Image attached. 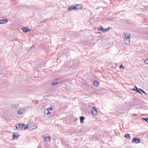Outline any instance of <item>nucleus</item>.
Listing matches in <instances>:
<instances>
[{
  "mask_svg": "<svg viewBox=\"0 0 148 148\" xmlns=\"http://www.w3.org/2000/svg\"><path fill=\"white\" fill-rule=\"evenodd\" d=\"M82 8V7L80 4H76L75 5H73L69 6L68 9L69 11H71L73 10H77Z\"/></svg>",
  "mask_w": 148,
  "mask_h": 148,
  "instance_id": "f257e3e1",
  "label": "nucleus"
},
{
  "mask_svg": "<svg viewBox=\"0 0 148 148\" xmlns=\"http://www.w3.org/2000/svg\"><path fill=\"white\" fill-rule=\"evenodd\" d=\"M124 36L123 37L125 43L126 44H129L130 41V34H125V33H124Z\"/></svg>",
  "mask_w": 148,
  "mask_h": 148,
  "instance_id": "f03ea898",
  "label": "nucleus"
},
{
  "mask_svg": "<svg viewBox=\"0 0 148 148\" xmlns=\"http://www.w3.org/2000/svg\"><path fill=\"white\" fill-rule=\"evenodd\" d=\"M27 126V129H29L30 130H34L37 127V126L32 123L29 124Z\"/></svg>",
  "mask_w": 148,
  "mask_h": 148,
  "instance_id": "7ed1b4c3",
  "label": "nucleus"
},
{
  "mask_svg": "<svg viewBox=\"0 0 148 148\" xmlns=\"http://www.w3.org/2000/svg\"><path fill=\"white\" fill-rule=\"evenodd\" d=\"M140 139L138 137H134L132 139V142L135 143H138L140 142Z\"/></svg>",
  "mask_w": 148,
  "mask_h": 148,
  "instance_id": "20e7f679",
  "label": "nucleus"
},
{
  "mask_svg": "<svg viewBox=\"0 0 148 148\" xmlns=\"http://www.w3.org/2000/svg\"><path fill=\"white\" fill-rule=\"evenodd\" d=\"M72 63H73V66H71V67H72L73 69H75V66H77L78 64V61L77 60H72Z\"/></svg>",
  "mask_w": 148,
  "mask_h": 148,
  "instance_id": "39448f33",
  "label": "nucleus"
},
{
  "mask_svg": "<svg viewBox=\"0 0 148 148\" xmlns=\"http://www.w3.org/2000/svg\"><path fill=\"white\" fill-rule=\"evenodd\" d=\"M52 107H50L49 108H47L45 109L44 111V113L45 114H51V112H49V110H52Z\"/></svg>",
  "mask_w": 148,
  "mask_h": 148,
  "instance_id": "423d86ee",
  "label": "nucleus"
},
{
  "mask_svg": "<svg viewBox=\"0 0 148 148\" xmlns=\"http://www.w3.org/2000/svg\"><path fill=\"white\" fill-rule=\"evenodd\" d=\"M19 126L20 127H20V130H26L27 128V126L25 124H23V123H21V124H19Z\"/></svg>",
  "mask_w": 148,
  "mask_h": 148,
  "instance_id": "0eeeda50",
  "label": "nucleus"
},
{
  "mask_svg": "<svg viewBox=\"0 0 148 148\" xmlns=\"http://www.w3.org/2000/svg\"><path fill=\"white\" fill-rule=\"evenodd\" d=\"M91 113L93 115H97V111L95 107H92Z\"/></svg>",
  "mask_w": 148,
  "mask_h": 148,
  "instance_id": "6e6552de",
  "label": "nucleus"
},
{
  "mask_svg": "<svg viewBox=\"0 0 148 148\" xmlns=\"http://www.w3.org/2000/svg\"><path fill=\"white\" fill-rule=\"evenodd\" d=\"M42 137L45 142L50 141L51 138V136H45V135H42Z\"/></svg>",
  "mask_w": 148,
  "mask_h": 148,
  "instance_id": "1a4fd4ad",
  "label": "nucleus"
},
{
  "mask_svg": "<svg viewBox=\"0 0 148 148\" xmlns=\"http://www.w3.org/2000/svg\"><path fill=\"white\" fill-rule=\"evenodd\" d=\"M22 30L23 32L26 33L28 31H30V29L27 27H23Z\"/></svg>",
  "mask_w": 148,
  "mask_h": 148,
  "instance_id": "9d476101",
  "label": "nucleus"
},
{
  "mask_svg": "<svg viewBox=\"0 0 148 148\" xmlns=\"http://www.w3.org/2000/svg\"><path fill=\"white\" fill-rule=\"evenodd\" d=\"M19 135H17V133H14L12 135V139L14 140H16L18 139Z\"/></svg>",
  "mask_w": 148,
  "mask_h": 148,
  "instance_id": "9b49d317",
  "label": "nucleus"
},
{
  "mask_svg": "<svg viewBox=\"0 0 148 148\" xmlns=\"http://www.w3.org/2000/svg\"><path fill=\"white\" fill-rule=\"evenodd\" d=\"M8 22L7 19L6 18L4 19H0V24H2L3 23H6Z\"/></svg>",
  "mask_w": 148,
  "mask_h": 148,
  "instance_id": "f8f14e48",
  "label": "nucleus"
},
{
  "mask_svg": "<svg viewBox=\"0 0 148 148\" xmlns=\"http://www.w3.org/2000/svg\"><path fill=\"white\" fill-rule=\"evenodd\" d=\"M135 88H133L132 89V90L134 91H136V92H138L141 95L142 94V93L139 90L138 88L136 87V86H135Z\"/></svg>",
  "mask_w": 148,
  "mask_h": 148,
  "instance_id": "ddd939ff",
  "label": "nucleus"
},
{
  "mask_svg": "<svg viewBox=\"0 0 148 148\" xmlns=\"http://www.w3.org/2000/svg\"><path fill=\"white\" fill-rule=\"evenodd\" d=\"M25 109L24 108H21L18 111V114H21L24 111Z\"/></svg>",
  "mask_w": 148,
  "mask_h": 148,
  "instance_id": "4468645a",
  "label": "nucleus"
},
{
  "mask_svg": "<svg viewBox=\"0 0 148 148\" xmlns=\"http://www.w3.org/2000/svg\"><path fill=\"white\" fill-rule=\"evenodd\" d=\"M93 83L94 86H99V82L96 80L93 81Z\"/></svg>",
  "mask_w": 148,
  "mask_h": 148,
  "instance_id": "2eb2a0df",
  "label": "nucleus"
},
{
  "mask_svg": "<svg viewBox=\"0 0 148 148\" xmlns=\"http://www.w3.org/2000/svg\"><path fill=\"white\" fill-rule=\"evenodd\" d=\"M79 118L81 124L83 123H84V121L85 118L83 116H80Z\"/></svg>",
  "mask_w": 148,
  "mask_h": 148,
  "instance_id": "dca6fc26",
  "label": "nucleus"
},
{
  "mask_svg": "<svg viewBox=\"0 0 148 148\" xmlns=\"http://www.w3.org/2000/svg\"><path fill=\"white\" fill-rule=\"evenodd\" d=\"M124 137L127 139H129L130 138V135L128 133H126Z\"/></svg>",
  "mask_w": 148,
  "mask_h": 148,
  "instance_id": "f3484780",
  "label": "nucleus"
},
{
  "mask_svg": "<svg viewBox=\"0 0 148 148\" xmlns=\"http://www.w3.org/2000/svg\"><path fill=\"white\" fill-rule=\"evenodd\" d=\"M103 27L102 26H101L99 28L98 30L103 32Z\"/></svg>",
  "mask_w": 148,
  "mask_h": 148,
  "instance_id": "a211bd4d",
  "label": "nucleus"
},
{
  "mask_svg": "<svg viewBox=\"0 0 148 148\" xmlns=\"http://www.w3.org/2000/svg\"><path fill=\"white\" fill-rule=\"evenodd\" d=\"M58 83V82H53L51 83V84L52 85L54 86L56 85Z\"/></svg>",
  "mask_w": 148,
  "mask_h": 148,
  "instance_id": "6ab92c4d",
  "label": "nucleus"
},
{
  "mask_svg": "<svg viewBox=\"0 0 148 148\" xmlns=\"http://www.w3.org/2000/svg\"><path fill=\"white\" fill-rule=\"evenodd\" d=\"M18 104H14L12 105V106L15 108H17L18 107Z\"/></svg>",
  "mask_w": 148,
  "mask_h": 148,
  "instance_id": "aec40b11",
  "label": "nucleus"
},
{
  "mask_svg": "<svg viewBox=\"0 0 148 148\" xmlns=\"http://www.w3.org/2000/svg\"><path fill=\"white\" fill-rule=\"evenodd\" d=\"M19 124H16V126H15V127H16V129H18V128H20V127H19L20 126H19Z\"/></svg>",
  "mask_w": 148,
  "mask_h": 148,
  "instance_id": "412c9836",
  "label": "nucleus"
},
{
  "mask_svg": "<svg viewBox=\"0 0 148 148\" xmlns=\"http://www.w3.org/2000/svg\"><path fill=\"white\" fill-rule=\"evenodd\" d=\"M119 68L120 69H123L124 68L123 65L122 64H121L119 66Z\"/></svg>",
  "mask_w": 148,
  "mask_h": 148,
  "instance_id": "4be33fe9",
  "label": "nucleus"
},
{
  "mask_svg": "<svg viewBox=\"0 0 148 148\" xmlns=\"http://www.w3.org/2000/svg\"><path fill=\"white\" fill-rule=\"evenodd\" d=\"M144 62L145 64H148V59H147L146 60H145V61Z\"/></svg>",
  "mask_w": 148,
  "mask_h": 148,
  "instance_id": "5701e85b",
  "label": "nucleus"
},
{
  "mask_svg": "<svg viewBox=\"0 0 148 148\" xmlns=\"http://www.w3.org/2000/svg\"><path fill=\"white\" fill-rule=\"evenodd\" d=\"M108 31V30H107V28H105V29H104L103 30V32H105Z\"/></svg>",
  "mask_w": 148,
  "mask_h": 148,
  "instance_id": "b1692460",
  "label": "nucleus"
},
{
  "mask_svg": "<svg viewBox=\"0 0 148 148\" xmlns=\"http://www.w3.org/2000/svg\"><path fill=\"white\" fill-rule=\"evenodd\" d=\"M112 29V28L110 27H109L107 28V30H108V31H109V29Z\"/></svg>",
  "mask_w": 148,
  "mask_h": 148,
  "instance_id": "393cba45",
  "label": "nucleus"
},
{
  "mask_svg": "<svg viewBox=\"0 0 148 148\" xmlns=\"http://www.w3.org/2000/svg\"><path fill=\"white\" fill-rule=\"evenodd\" d=\"M143 120H145V121L147 122V120H148L147 118H143Z\"/></svg>",
  "mask_w": 148,
  "mask_h": 148,
  "instance_id": "a878e982",
  "label": "nucleus"
},
{
  "mask_svg": "<svg viewBox=\"0 0 148 148\" xmlns=\"http://www.w3.org/2000/svg\"><path fill=\"white\" fill-rule=\"evenodd\" d=\"M53 141H55L56 140V139L55 138H53L52 139Z\"/></svg>",
  "mask_w": 148,
  "mask_h": 148,
  "instance_id": "bb28decb",
  "label": "nucleus"
},
{
  "mask_svg": "<svg viewBox=\"0 0 148 148\" xmlns=\"http://www.w3.org/2000/svg\"><path fill=\"white\" fill-rule=\"evenodd\" d=\"M143 92V93H144V94H145L146 95V93L145 92V91H144V90L142 92Z\"/></svg>",
  "mask_w": 148,
  "mask_h": 148,
  "instance_id": "cd10ccee",
  "label": "nucleus"
},
{
  "mask_svg": "<svg viewBox=\"0 0 148 148\" xmlns=\"http://www.w3.org/2000/svg\"><path fill=\"white\" fill-rule=\"evenodd\" d=\"M139 90L141 91V92H142L143 91V90H142V89H141L140 88H139Z\"/></svg>",
  "mask_w": 148,
  "mask_h": 148,
  "instance_id": "c85d7f7f",
  "label": "nucleus"
},
{
  "mask_svg": "<svg viewBox=\"0 0 148 148\" xmlns=\"http://www.w3.org/2000/svg\"><path fill=\"white\" fill-rule=\"evenodd\" d=\"M134 115H137V114H134Z\"/></svg>",
  "mask_w": 148,
  "mask_h": 148,
  "instance_id": "c756f323",
  "label": "nucleus"
},
{
  "mask_svg": "<svg viewBox=\"0 0 148 148\" xmlns=\"http://www.w3.org/2000/svg\"><path fill=\"white\" fill-rule=\"evenodd\" d=\"M148 120H147V122L148 123V117L147 118Z\"/></svg>",
  "mask_w": 148,
  "mask_h": 148,
  "instance_id": "7c9ffc66",
  "label": "nucleus"
},
{
  "mask_svg": "<svg viewBox=\"0 0 148 148\" xmlns=\"http://www.w3.org/2000/svg\"><path fill=\"white\" fill-rule=\"evenodd\" d=\"M130 148L129 147V148Z\"/></svg>",
  "mask_w": 148,
  "mask_h": 148,
  "instance_id": "2f4dec72",
  "label": "nucleus"
}]
</instances>
